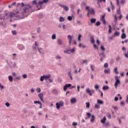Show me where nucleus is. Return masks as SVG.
Here are the masks:
<instances>
[{
  "instance_id": "obj_1",
  "label": "nucleus",
  "mask_w": 128,
  "mask_h": 128,
  "mask_svg": "<svg viewBox=\"0 0 128 128\" xmlns=\"http://www.w3.org/2000/svg\"><path fill=\"white\" fill-rule=\"evenodd\" d=\"M22 6L21 8H17L14 12H11L9 14L10 18H26L30 14V9L32 7L30 5H24V2L22 3Z\"/></svg>"
},
{
  "instance_id": "obj_2",
  "label": "nucleus",
  "mask_w": 128,
  "mask_h": 128,
  "mask_svg": "<svg viewBox=\"0 0 128 128\" xmlns=\"http://www.w3.org/2000/svg\"><path fill=\"white\" fill-rule=\"evenodd\" d=\"M48 2V0H39L38 4L36 2V0H34L33 1V4H36L38 10L40 8H42V4L44 3L46 4Z\"/></svg>"
},
{
  "instance_id": "obj_3",
  "label": "nucleus",
  "mask_w": 128,
  "mask_h": 128,
  "mask_svg": "<svg viewBox=\"0 0 128 128\" xmlns=\"http://www.w3.org/2000/svg\"><path fill=\"white\" fill-rule=\"evenodd\" d=\"M120 76H115V84L114 86H116V88H117L118 84H120Z\"/></svg>"
},
{
  "instance_id": "obj_4",
  "label": "nucleus",
  "mask_w": 128,
  "mask_h": 128,
  "mask_svg": "<svg viewBox=\"0 0 128 128\" xmlns=\"http://www.w3.org/2000/svg\"><path fill=\"white\" fill-rule=\"evenodd\" d=\"M86 9L88 10V13L87 14V16L89 17L90 16V14H95V12L94 10V8H90L89 6H86Z\"/></svg>"
},
{
  "instance_id": "obj_5",
  "label": "nucleus",
  "mask_w": 128,
  "mask_h": 128,
  "mask_svg": "<svg viewBox=\"0 0 128 128\" xmlns=\"http://www.w3.org/2000/svg\"><path fill=\"white\" fill-rule=\"evenodd\" d=\"M95 90H90V88H87L86 90V92H87V94H89V96H92L93 94H94Z\"/></svg>"
},
{
  "instance_id": "obj_6",
  "label": "nucleus",
  "mask_w": 128,
  "mask_h": 128,
  "mask_svg": "<svg viewBox=\"0 0 128 128\" xmlns=\"http://www.w3.org/2000/svg\"><path fill=\"white\" fill-rule=\"evenodd\" d=\"M8 16V14H0V20H6V16Z\"/></svg>"
},
{
  "instance_id": "obj_7",
  "label": "nucleus",
  "mask_w": 128,
  "mask_h": 128,
  "mask_svg": "<svg viewBox=\"0 0 128 128\" xmlns=\"http://www.w3.org/2000/svg\"><path fill=\"white\" fill-rule=\"evenodd\" d=\"M70 86H72V84H66L64 87V90L66 92V90H68V88H70Z\"/></svg>"
},
{
  "instance_id": "obj_8",
  "label": "nucleus",
  "mask_w": 128,
  "mask_h": 128,
  "mask_svg": "<svg viewBox=\"0 0 128 128\" xmlns=\"http://www.w3.org/2000/svg\"><path fill=\"white\" fill-rule=\"evenodd\" d=\"M68 38L69 40L68 44L70 45L72 44V36L70 35L68 36Z\"/></svg>"
},
{
  "instance_id": "obj_9",
  "label": "nucleus",
  "mask_w": 128,
  "mask_h": 128,
  "mask_svg": "<svg viewBox=\"0 0 128 128\" xmlns=\"http://www.w3.org/2000/svg\"><path fill=\"white\" fill-rule=\"evenodd\" d=\"M59 6H61V8H64V10H66V12H68V7L66 6H63L62 4H59Z\"/></svg>"
},
{
  "instance_id": "obj_10",
  "label": "nucleus",
  "mask_w": 128,
  "mask_h": 128,
  "mask_svg": "<svg viewBox=\"0 0 128 128\" xmlns=\"http://www.w3.org/2000/svg\"><path fill=\"white\" fill-rule=\"evenodd\" d=\"M38 96L40 98L41 102H44V94H38Z\"/></svg>"
},
{
  "instance_id": "obj_11",
  "label": "nucleus",
  "mask_w": 128,
  "mask_h": 128,
  "mask_svg": "<svg viewBox=\"0 0 128 128\" xmlns=\"http://www.w3.org/2000/svg\"><path fill=\"white\" fill-rule=\"evenodd\" d=\"M18 48L20 50H24V46L22 44H18Z\"/></svg>"
},
{
  "instance_id": "obj_12",
  "label": "nucleus",
  "mask_w": 128,
  "mask_h": 128,
  "mask_svg": "<svg viewBox=\"0 0 128 128\" xmlns=\"http://www.w3.org/2000/svg\"><path fill=\"white\" fill-rule=\"evenodd\" d=\"M120 36V32L119 31H115L113 36Z\"/></svg>"
},
{
  "instance_id": "obj_13",
  "label": "nucleus",
  "mask_w": 128,
  "mask_h": 128,
  "mask_svg": "<svg viewBox=\"0 0 128 128\" xmlns=\"http://www.w3.org/2000/svg\"><path fill=\"white\" fill-rule=\"evenodd\" d=\"M101 20L102 21L104 24H106V20H105V15H102L101 17Z\"/></svg>"
},
{
  "instance_id": "obj_14",
  "label": "nucleus",
  "mask_w": 128,
  "mask_h": 128,
  "mask_svg": "<svg viewBox=\"0 0 128 128\" xmlns=\"http://www.w3.org/2000/svg\"><path fill=\"white\" fill-rule=\"evenodd\" d=\"M71 104H76V98H72L70 100Z\"/></svg>"
},
{
  "instance_id": "obj_15",
  "label": "nucleus",
  "mask_w": 128,
  "mask_h": 128,
  "mask_svg": "<svg viewBox=\"0 0 128 128\" xmlns=\"http://www.w3.org/2000/svg\"><path fill=\"white\" fill-rule=\"evenodd\" d=\"M106 120V116H104V118H103L101 120L100 122L102 124H105Z\"/></svg>"
},
{
  "instance_id": "obj_16",
  "label": "nucleus",
  "mask_w": 128,
  "mask_h": 128,
  "mask_svg": "<svg viewBox=\"0 0 128 128\" xmlns=\"http://www.w3.org/2000/svg\"><path fill=\"white\" fill-rule=\"evenodd\" d=\"M95 120V116H94L92 115L91 116V118L90 119V121L91 122H94V120Z\"/></svg>"
},
{
  "instance_id": "obj_17",
  "label": "nucleus",
  "mask_w": 128,
  "mask_h": 128,
  "mask_svg": "<svg viewBox=\"0 0 128 128\" xmlns=\"http://www.w3.org/2000/svg\"><path fill=\"white\" fill-rule=\"evenodd\" d=\"M126 38V33L122 32V36H121V38L122 40H124V38Z\"/></svg>"
},
{
  "instance_id": "obj_18",
  "label": "nucleus",
  "mask_w": 128,
  "mask_h": 128,
  "mask_svg": "<svg viewBox=\"0 0 128 128\" xmlns=\"http://www.w3.org/2000/svg\"><path fill=\"white\" fill-rule=\"evenodd\" d=\"M104 74H109L110 72V68H107V70H104Z\"/></svg>"
},
{
  "instance_id": "obj_19",
  "label": "nucleus",
  "mask_w": 128,
  "mask_h": 128,
  "mask_svg": "<svg viewBox=\"0 0 128 128\" xmlns=\"http://www.w3.org/2000/svg\"><path fill=\"white\" fill-rule=\"evenodd\" d=\"M97 103L99 104H104V102L100 100H98Z\"/></svg>"
},
{
  "instance_id": "obj_20",
  "label": "nucleus",
  "mask_w": 128,
  "mask_h": 128,
  "mask_svg": "<svg viewBox=\"0 0 128 128\" xmlns=\"http://www.w3.org/2000/svg\"><path fill=\"white\" fill-rule=\"evenodd\" d=\"M44 80H48L50 78V75H48V76H45L44 75Z\"/></svg>"
},
{
  "instance_id": "obj_21",
  "label": "nucleus",
  "mask_w": 128,
  "mask_h": 128,
  "mask_svg": "<svg viewBox=\"0 0 128 128\" xmlns=\"http://www.w3.org/2000/svg\"><path fill=\"white\" fill-rule=\"evenodd\" d=\"M56 108H57V110H60L61 106L60 104H58V102H56Z\"/></svg>"
},
{
  "instance_id": "obj_22",
  "label": "nucleus",
  "mask_w": 128,
  "mask_h": 128,
  "mask_svg": "<svg viewBox=\"0 0 128 128\" xmlns=\"http://www.w3.org/2000/svg\"><path fill=\"white\" fill-rule=\"evenodd\" d=\"M102 90H109V86H104L102 88Z\"/></svg>"
},
{
  "instance_id": "obj_23",
  "label": "nucleus",
  "mask_w": 128,
  "mask_h": 128,
  "mask_svg": "<svg viewBox=\"0 0 128 128\" xmlns=\"http://www.w3.org/2000/svg\"><path fill=\"white\" fill-rule=\"evenodd\" d=\"M86 116H87L88 118H85L86 120H88V118H90L91 114H90V112H87Z\"/></svg>"
},
{
  "instance_id": "obj_24",
  "label": "nucleus",
  "mask_w": 128,
  "mask_h": 128,
  "mask_svg": "<svg viewBox=\"0 0 128 128\" xmlns=\"http://www.w3.org/2000/svg\"><path fill=\"white\" fill-rule=\"evenodd\" d=\"M58 44L60 45V46H62V41L60 40V39H58Z\"/></svg>"
},
{
  "instance_id": "obj_25",
  "label": "nucleus",
  "mask_w": 128,
  "mask_h": 128,
  "mask_svg": "<svg viewBox=\"0 0 128 128\" xmlns=\"http://www.w3.org/2000/svg\"><path fill=\"white\" fill-rule=\"evenodd\" d=\"M96 18H92L90 19L91 23H95V22H96Z\"/></svg>"
},
{
  "instance_id": "obj_26",
  "label": "nucleus",
  "mask_w": 128,
  "mask_h": 128,
  "mask_svg": "<svg viewBox=\"0 0 128 128\" xmlns=\"http://www.w3.org/2000/svg\"><path fill=\"white\" fill-rule=\"evenodd\" d=\"M100 56H102L103 58H106V55L104 52H102V53H100Z\"/></svg>"
},
{
  "instance_id": "obj_27",
  "label": "nucleus",
  "mask_w": 128,
  "mask_h": 128,
  "mask_svg": "<svg viewBox=\"0 0 128 128\" xmlns=\"http://www.w3.org/2000/svg\"><path fill=\"white\" fill-rule=\"evenodd\" d=\"M90 40H91V42H92V44H94V43L95 42L94 37H92H92H90Z\"/></svg>"
},
{
  "instance_id": "obj_28",
  "label": "nucleus",
  "mask_w": 128,
  "mask_h": 128,
  "mask_svg": "<svg viewBox=\"0 0 128 128\" xmlns=\"http://www.w3.org/2000/svg\"><path fill=\"white\" fill-rule=\"evenodd\" d=\"M58 104H60V106H64V103L62 100L60 101Z\"/></svg>"
},
{
  "instance_id": "obj_29",
  "label": "nucleus",
  "mask_w": 128,
  "mask_h": 128,
  "mask_svg": "<svg viewBox=\"0 0 128 128\" xmlns=\"http://www.w3.org/2000/svg\"><path fill=\"white\" fill-rule=\"evenodd\" d=\"M114 72L116 74H118L119 72H118V68H115L114 70Z\"/></svg>"
},
{
  "instance_id": "obj_30",
  "label": "nucleus",
  "mask_w": 128,
  "mask_h": 128,
  "mask_svg": "<svg viewBox=\"0 0 128 128\" xmlns=\"http://www.w3.org/2000/svg\"><path fill=\"white\" fill-rule=\"evenodd\" d=\"M108 27H109L108 33H112V26H111V25H109Z\"/></svg>"
},
{
  "instance_id": "obj_31",
  "label": "nucleus",
  "mask_w": 128,
  "mask_h": 128,
  "mask_svg": "<svg viewBox=\"0 0 128 128\" xmlns=\"http://www.w3.org/2000/svg\"><path fill=\"white\" fill-rule=\"evenodd\" d=\"M56 60H62V56H60V55H57L56 56Z\"/></svg>"
},
{
  "instance_id": "obj_32",
  "label": "nucleus",
  "mask_w": 128,
  "mask_h": 128,
  "mask_svg": "<svg viewBox=\"0 0 128 128\" xmlns=\"http://www.w3.org/2000/svg\"><path fill=\"white\" fill-rule=\"evenodd\" d=\"M60 22H64V17L60 16Z\"/></svg>"
},
{
  "instance_id": "obj_33",
  "label": "nucleus",
  "mask_w": 128,
  "mask_h": 128,
  "mask_svg": "<svg viewBox=\"0 0 128 128\" xmlns=\"http://www.w3.org/2000/svg\"><path fill=\"white\" fill-rule=\"evenodd\" d=\"M70 50V52H72V54H74V52H76V48H73L72 50Z\"/></svg>"
},
{
  "instance_id": "obj_34",
  "label": "nucleus",
  "mask_w": 128,
  "mask_h": 128,
  "mask_svg": "<svg viewBox=\"0 0 128 128\" xmlns=\"http://www.w3.org/2000/svg\"><path fill=\"white\" fill-rule=\"evenodd\" d=\"M94 108H100V106H99V104H96L95 105H94Z\"/></svg>"
},
{
  "instance_id": "obj_35",
  "label": "nucleus",
  "mask_w": 128,
  "mask_h": 128,
  "mask_svg": "<svg viewBox=\"0 0 128 128\" xmlns=\"http://www.w3.org/2000/svg\"><path fill=\"white\" fill-rule=\"evenodd\" d=\"M90 106V102H86V108H89Z\"/></svg>"
},
{
  "instance_id": "obj_36",
  "label": "nucleus",
  "mask_w": 128,
  "mask_h": 128,
  "mask_svg": "<svg viewBox=\"0 0 128 128\" xmlns=\"http://www.w3.org/2000/svg\"><path fill=\"white\" fill-rule=\"evenodd\" d=\"M101 22H100V21H97V22H96V26H99L100 25Z\"/></svg>"
},
{
  "instance_id": "obj_37",
  "label": "nucleus",
  "mask_w": 128,
  "mask_h": 128,
  "mask_svg": "<svg viewBox=\"0 0 128 128\" xmlns=\"http://www.w3.org/2000/svg\"><path fill=\"white\" fill-rule=\"evenodd\" d=\"M41 103H42V102H40V100H38V101H34V104H40Z\"/></svg>"
},
{
  "instance_id": "obj_38",
  "label": "nucleus",
  "mask_w": 128,
  "mask_h": 128,
  "mask_svg": "<svg viewBox=\"0 0 128 128\" xmlns=\"http://www.w3.org/2000/svg\"><path fill=\"white\" fill-rule=\"evenodd\" d=\"M8 80L10 82H12V76H8Z\"/></svg>"
},
{
  "instance_id": "obj_39",
  "label": "nucleus",
  "mask_w": 128,
  "mask_h": 128,
  "mask_svg": "<svg viewBox=\"0 0 128 128\" xmlns=\"http://www.w3.org/2000/svg\"><path fill=\"white\" fill-rule=\"evenodd\" d=\"M36 90L38 94L40 92V88H37L36 89Z\"/></svg>"
},
{
  "instance_id": "obj_40",
  "label": "nucleus",
  "mask_w": 128,
  "mask_h": 128,
  "mask_svg": "<svg viewBox=\"0 0 128 128\" xmlns=\"http://www.w3.org/2000/svg\"><path fill=\"white\" fill-rule=\"evenodd\" d=\"M44 76H42L40 78V82H44Z\"/></svg>"
},
{
  "instance_id": "obj_41",
  "label": "nucleus",
  "mask_w": 128,
  "mask_h": 128,
  "mask_svg": "<svg viewBox=\"0 0 128 128\" xmlns=\"http://www.w3.org/2000/svg\"><path fill=\"white\" fill-rule=\"evenodd\" d=\"M56 34H52V40H56Z\"/></svg>"
},
{
  "instance_id": "obj_42",
  "label": "nucleus",
  "mask_w": 128,
  "mask_h": 128,
  "mask_svg": "<svg viewBox=\"0 0 128 128\" xmlns=\"http://www.w3.org/2000/svg\"><path fill=\"white\" fill-rule=\"evenodd\" d=\"M126 0H120V3H121V4H124V3H126Z\"/></svg>"
},
{
  "instance_id": "obj_43",
  "label": "nucleus",
  "mask_w": 128,
  "mask_h": 128,
  "mask_svg": "<svg viewBox=\"0 0 128 128\" xmlns=\"http://www.w3.org/2000/svg\"><path fill=\"white\" fill-rule=\"evenodd\" d=\"M72 125L74 126H78V122H73Z\"/></svg>"
},
{
  "instance_id": "obj_44",
  "label": "nucleus",
  "mask_w": 128,
  "mask_h": 128,
  "mask_svg": "<svg viewBox=\"0 0 128 128\" xmlns=\"http://www.w3.org/2000/svg\"><path fill=\"white\" fill-rule=\"evenodd\" d=\"M90 68L92 72L94 71V66H90Z\"/></svg>"
},
{
  "instance_id": "obj_45",
  "label": "nucleus",
  "mask_w": 128,
  "mask_h": 128,
  "mask_svg": "<svg viewBox=\"0 0 128 128\" xmlns=\"http://www.w3.org/2000/svg\"><path fill=\"white\" fill-rule=\"evenodd\" d=\"M12 34L13 36H16V31L12 30Z\"/></svg>"
},
{
  "instance_id": "obj_46",
  "label": "nucleus",
  "mask_w": 128,
  "mask_h": 128,
  "mask_svg": "<svg viewBox=\"0 0 128 128\" xmlns=\"http://www.w3.org/2000/svg\"><path fill=\"white\" fill-rule=\"evenodd\" d=\"M100 48H101V50H105V48H104V45H101Z\"/></svg>"
},
{
  "instance_id": "obj_47",
  "label": "nucleus",
  "mask_w": 128,
  "mask_h": 128,
  "mask_svg": "<svg viewBox=\"0 0 128 128\" xmlns=\"http://www.w3.org/2000/svg\"><path fill=\"white\" fill-rule=\"evenodd\" d=\"M68 20H72V16H68Z\"/></svg>"
},
{
  "instance_id": "obj_48",
  "label": "nucleus",
  "mask_w": 128,
  "mask_h": 128,
  "mask_svg": "<svg viewBox=\"0 0 128 128\" xmlns=\"http://www.w3.org/2000/svg\"><path fill=\"white\" fill-rule=\"evenodd\" d=\"M107 116L108 118H112V116H111L110 114H108Z\"/></svg>"
},
{
  "instance_id": "obj_49",
  "label": "nucleus",
  "mask_w": 128,
  "mask_h": 128,
  "mask_svg": "<svg viewBox=\"0 0 128 128\" xmlns=\"http://www.w3.org/2000/svg\"><path fill=\"white\" fill-rule=\"evenodd\" d=\"M94 88L96 90H98L99 88V86H98V84H96V86H94Z\"/></svg>"
},
{
  "instance_id": "obj_50",
  "label": "nucleus",
  "mask_w": 128,
  "mask_h": 128,
  "mask_svg": "<svg viewBox=\"0 0 128 128\" xmlns=\"http://www.w3.org/2000/svg\"><path fill=\"white\" fill-rule=\"evenodd\" d=\"M64 54H66V52H67L68 54H70V50H64Z\"/></svg>"
},
{
  "instance_id": "obj_51",
  "label": "nucleus",
  "mask_w": 128,
  "mask_h": 128,
  "mask_svg": "<svg viewBox=\"0 0 128 128\" xmlns=\"http://www.w3.org/2000/svg\"><path fill=\"white\" fill-rule=\"evenodd\" d=\"M124 56L125 58H128V50L127 53H124Z\"/></svg>"
},
{
  "instance_id": "obj_52",
  "label": "nucleus",
  "mask_w": 128,
  "mask_h": 128,
  "mask_svg": "<svg viewBox=\"0 0 128 128\" xmlns=\"http://www.w3.org/2000/svg\"><path fill=\"white\" fill-rule=\"evenodd\" d=\"M22 77L24 78H28V75H26V74H24L22 75Z\"/></svg>"
},
{
  "instance_id": "obj_53",
  "label": "nucleus",
  "mask_w": 128,
  "mask_h": 128,
  "mask_svg": "<svg viewBox=\"0 0 128 128\" xmlns=\"http://www.w3.org/2000/svg\"><path fill=\"white\" fill-rule=\"evenodd\" d=\"M120 56H118V57L116 58V60L117 62L120 61Z\"/></svg>"
},
{
  "instance_id": "obj_54",
  "label": "nucleus",
  "mask_w": 128,
  "mask_h": 128,
  "mask_svg": "<svg viewBox=\"0 0 128 128\" xmlns=\"http://www.w3.org/2000/svg\"><path fill=\"white\" fill-rule=\"evenodd\" d=\"M0 88H2V90H3V88H4V87L2 85V84L0 83Z\"/></svg>"
},
{
  "instance_id": "obj_55",
  "label": "nucleus",
  "mask_w": 128,
  "mask_h": 128,
  "mask_svg": "<svg viewBox=\"0 0 128 128\" xmlns=\"http://www.w3.org/2000/svg\"><path fill=\"white\" fill-rule=\"evenodd\" d=\"M108 64H104V68H108Z\"/></svg>"
},
{
  "instance_id": "obj_56",
  "label": "nucleus",
  "mask_w": 128,
  "mask_h": 128,
  "mask_svg": "<svg viewBox=\"0 0 128 128\" xmlns=\"http://www.w3.org/2000/svg\"><path fill=\"white\" fill-rule=\"evenodd\" d=\"M6 106H7V108H8V106H10V103H8V102H6Z\"/></svg>"
},
{
  "instance_id": "obj_57",
  "label": "nucleus",
  "mask_w": 128,
  "mask_h": 128,
  "mask_svg": "<svg viewBox=\"0 0 128 128\" xmlns=\"http://www.w3.org/2000/svg\"><path fill=\"white\" fill-rule=\"evenodd\" d=\"M68 76H69V77L72 76V73L70 72H68Z\"/></svg>"
},
{
  "instance_id": "obj_58",
  "label": "nucleus",
  "mask_w": 128,
  "mask_h": 128,
  "mask_svg": "<svg viewBox=\"0 0 128 128\" xmlns=\"http://www.w3.org/2000/svg\"><path fill=\"white\" fill-rule=\"evenodd\" d=\"M88 60H83V63L85 64H88Z\"/></svg>"
},
{
  "instance_id": "obj_59",
  "label": "nucleus",
  "mask_w": 128,
  "mask_h": 128,
  "mask_svg": "<svg viewBox=\"0 0 128 128\" xmlns=\"http://www.w3.org/2000/svg\"><path fill=\"white\" fill-rule=\"evenodd\" d=\"M16 62H14L12 66V68H16Z\"/></svg>"
},
{
  "instance_id": "obj_60",
  "label": "nucleus",
  "mask_w": 128,
  "mask_h": 128,
  "mask_svg": "<svg viewBox=\"0 0 128 128\" xmlns=\"http://www.w3.org/2000/svg\"><path fill=\"white\" fill-rule=\"evenodd\" d=\"M114 100H116V102H118V98L117 96L114 98Z\"/></svg>"
},
{
  "instance_id": "obj_61",
  "label": "nucleus",
  "mask_w": 128,
  "mask_h": 128,
  "mask_svg": "<svg viewBox=\"0 0 128 128\" xmlns=\"http://www.w3.org/2000/svg\"><path fill=\"white\" fill-rule=\"evenodd\" d=\"M30 92H34V88H32L30 90Z\"/></svg>"
},
{
  "instance_id": "obj_62",
  "label": "nucleus",
  "mask_w": 128,
  "mask_h": 128,
  "mask_svg": "<svg viewBox=\"0 0 128 128\" xmlns=\"http://www.w3.org/2000/svg\"><path fill=\"white\" fill-rule=\"evenodd\" d=\"M80 86H78L77 87L78 92H80Z\"/></svg>"
},
{
  "instance_id": "obj_63",
  "label": "nucleus",
  "mask_w": 128,
  "mask_h": 128,
  "mask_svg": "<svg viewBox=\"0 0 128 128\" xmlns=\"http://www.w3.org/2000/svg\"><path fill=\"white\" fill-rule=\"evenodd\" d=\"M78 40H80V34H78Z\"/></svg>"
},
{
  "instance_id": "obj_64",
  "label": "nucleus",
  "mask_w": 128,
  "mask_h": 128,
  "mask_svg": "<svg viewBox=\"0 0 128 128\" xmlns=\"http://www.w3.org/2000/svg\"><path fill=\"white\" fill-rule=\"evenodd\" d=\"M126 102H128V96H126Z\"/></svg>"
}]
</instances>
